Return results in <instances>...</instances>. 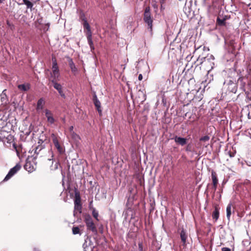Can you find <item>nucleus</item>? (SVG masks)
Here are the masks:
<instances>
[{"mask_svg": "<svg viewBox=\"0 0 251 251\" xmlns=\"http://www.w3.org/2000/svg\"><path fill=\"white\" fill-rule=\"evenodd\" d=\"M79 20L81 21V24L83 26L84 32L87 37L88 43L90 46L91 51H92L95 49L92 38V33L91 30L90 26L88 23L87 22L85 15L84 13L81 12L80 13Z\"/></svg>", "mask_w": 251, "mask_h": 251, "instance_id": "obj_1", "label": "nucleus"}, {"mask_svg": "<svg viewBox=\"0 0 251 251\" xmlns=\"http://www.w3.org/2000/svg\"><path fill=\"white\" fill-rule=\"evenodd\" d=\"M52 71L50 73V80L51 82H53L59 80V76L60 74L56 58L55 57H52Z\"/></svg>", "mask_w": 251, "mask_h": 251, "instance_id": "obj_2", "label": "nucleus"}, {"mask_svg": "<svg viewBox=\"0 0 251 251\" xmlns=\"http://www.w3.org/2000/svg\"><path fill=\"white\" fill-rule=\"evenodd\" d=\"M143 20L144 22L147 24L148 29H149L150 31L151 32L152 30L153 17L151 16L149 6L146 7L145 9Z\"/></svg>", "mask_w": 251, "mask_h": 251, "instance_id": "obj_3", "label": "nucleus"}, {"mask_svg": "<svg viewBox=\"0 0 251 251\" xmlns=\"http://www.w3.org/2000/svg\"><path fill=\"white\" fill-rule=\"evenodd\" d=\"M84 222L88 230H91L94 233H97V227L90 215H86L85 217Z\"/></svg>", "mask_w": 251, "mask_h": 251, "instance_id": "obj_4", "label": "nucleus"}, {"mask_svg": "<svg viewBox=\"0 0 251 251\" xmlns=\"http://www.w3.org/2000/svg\"><path fill=\"white\" fill-rule=\"evenodd\" d=\"M51 138L52 140V142L55 147L57 150V151L61 154L63 153L64 151V150L63 148L59 144L58 138L56 137V136L54 134H52Z\"/></svg>", "mask_w": 251, "mask_h": 251, "instance_id": "obj_5", "label": "nucleus"}, {"mask_svg": "<svg viewBox=\"0 0 251 251\" xmlns=\"http://www.w3.org/2000/svg\"><path fill=\"white\" fill-rule=\"evenodd\" d=\"M21 166L19 164H17L13 168L11 169L9 171L7 175L5 177L3 181H7L9 180L14 175H15L20 169Z\"/></svg>", "mask_w": 251, "mask_h": 251, "instance_id": "obj_6", "label": "nucleus"}, {"mask_svg": "<svg viewBox=\"0 0 251 251\" xmlns=\"http://www.w3.org/2000/svg\"><path fill=\"white\" fill-rule=\"evenodd\" d=\"M45 116L47 119V121L50 124H53L55 122V119L53 118V114L51 111L46 109L44 110Z\"/></svg>", "mask_w": 251, "mask_h": 251, "instance_id": "obj_7", "label": "nucleus"}, {"mask_svg": "<svg viewBox=\"0 0 251 251\" xmlns=\"http://www.w3.org/2000/svg\"><path fill=\"white\" fill-rule=\"evenodd\" d=\"M52 83H53V87L58 91L60 95L63 98H65V95L62 90L61 85L57 83V81L53 82Z\"/></svg>", "mask_w": 251, "mask_h": 251, "instance_id": "obj_8", "label": "nucleus"}, {"mask_svg": "<svg viewBox=\"0 0 251 251\" xmlns=\"http://www.w3.org/2000/svg\"><path fill=\"white\" fill-rule=\"evenodd\" d=\"M211 177H212V180L213 183V187L214 191H216L217 187V185L218 183V180L217 177V174L216 173L212 171L211 173Z\"/></svg>", "mask_w": 251, "mask_h": 251, "instance_id": "obj_9", "label": "nucleus"}, {"mask_svg": "<svg viewBox=\"0 0 251 251\" xmlns=\"http://www.w3.org/2000/svg\"><path fill=\"white\" fill-rule=\"evenodd\" d=\"M174 139L176 143L181 146H184L187 143V139L184 138L176 136Z\"/></svg>", "mask_w": 251, "mask_h": 251, "instance_id": "obj_10", "label": "nucleus"}, {"mask_svg": "<svg viewBox=\"0 0 251 251\" xmlns=\"http://www.w3.org/2000/svg\"><path fill=\"white\" fill-rule=\"evenodd\" d=\"M93 101L94 104L96 107L97 108V109L98 110L99 112L100 113L101 112L100 102L98 99L97 96L96 95L94 96Z\"/></svg>", "mask_w": 251, "mask_h": 251, "instance_id": "obj_11", "label": "nucleus"}, {"mask_svg": "<svg viewBox=\"0 0 251 251\" xmlns=\"http://www.w3.org/2000/svg\"><path fill=\"white\" fill-rule=\"evenodd\" d=\"M92 245V241L91 240V238L87 236L86 238L85 239V242L83 245V247L84 250L85 251L88 249L89 247H91Z\"/></svg>", "mask_w": 251, "mask_h": 251, "instance_id": "obj_12", "label": "nucleus"}, {"mask_svg": "<svg viewBox=\"0 0 251 251\" xmlns=\"http://www.w3.org/2000/svg\"><path fill=\"white\" fill-rule=\"evenodd\" d=\"M82 206L81 205H75L74 215L76 217H78L81 213Z\"/></svg>", "mask_w": 251, "mask_h": 251, "instance_id": "obj_13", "label": "nucleus"}, {"mask_svg": "<svg viewBox=\"0 0 251 251\" xmlns=\"http://www.w3.org/2000/svg\"><path fill=\"white\" fill-rule=\"evenodd\" d=\"M180 236L181 240L182 242L183 243V245H185L186 242V239L187 238V234L186 231L182 229L180 233Z\"/></svg>", "mask_w": 251, "mask_h": 251, "instance_id": "obj_14", "label": "nucleus"}, {"mask_svg": "<svg viewBox=\"0 0 251 251\" xmlns=\"http://www.w3.org/2000/svg\"><path fill=\"white\" fill-rule=\"evenodd\" d=\"M45 105V100L43 98H40L37 101L36 110L39 111L42 110Z\"/></svg>", "mask_w": 251, "mask_h": 251, "instance_id": "obj_15", "label": "nucleus"}, {"mask_svg": "<svg viewBox=\"0 0 251 251\" xmlns=\"http://www.w3.org/2000/svg\"><path fill=\"white\" fill-rule=\"evenodd\" d=\"M18 88L21 91H27L30 89V84L29 83L20 84L18 85Z\"/></svg>", "mask_w": 251, "mask_h": 251, "instance_id": "obj_16", "label": "nucleus"}, {"mask_svg": "<svg viewBox=\"0 0 251 251\" xmlns=\"http://www.w3.org/2000/svg\"><path fill=\"white\" fill-rule=\"evenodd\" d=\"M72 139L74 141V142L77 145L79 142V140L80 139L79 135L76 134L75 132H72L71 134H70Z\"/></svg>", "mask_w": 251, "mask_h": 251, "instance_id": "obj_17", "label": "nucleus"}, {"mask_svg": "<svg viewBox=\"0 0 251 251\" xmlns=\"http://www.w3.org/2000/svg\"><path fill=\"white\" fill-rule=\"evenodd\" d=\"M69 66L71 68L72 72L75 74L77 72V69L75 66L74 63L72 59H70L69 61Z\"/></svg>", "mask_w": 251, "mask_h": 251, "instance_id": "obj_18", "label": "nucleus"}, {"mask_svg": "<svg viewBox=\"0 0 251 251\" xmlns=\"http://www.w3.org/2000/svg\"><path fill=\"white\" fill-rule=\"evenodd\" d=\"M226 217L228 221L230 220V216L231 215V204L230 203H229L226 209Z\"/></svg>", "mask_w": 251, "mask_h": 251, "instance_id": "obj_19", "label": "nucleus"}, {"mask_svg": "<svg viewBox=\"0 0 251 251\" xmlns=\"http://www.w3.org/2000/svg\"><path fill=\"white\" fill-rule=\"evenodd\" d=\"M219 210L216 207L213 212L212 217L213 219H214L215 220V221H217L218 220V219L219 218Z\"/></svg>", "mask_w": 251, "mask_h": 251, "instance_id": "obj_20", "label": "nucleus"}, {"mask_svg": "<svg viewBox=\"0 0 251 251\" xmlns=\"http://www.w3.org/2000/svg\"><path fill=\"white\" fill-rule=\"evenodd\" d=\"M5 90H4L1 94V100L3 104H6L7 103V96L4 93Z\"/></svg>", "mask_w": 251, "mask_h": 251, "instance_id": "obj_21", "label": "nucleus"}, {"mask_svg": "<svg viewBox=\"0 0 251 251\" xmlns=\"http://www.w3.org/2000/svg\"><path fill=\"white\" fill-rule=\"evenodd\" d=\"M24 3L26 5L27 8H29L31 10L33 7V3L28 0H23Z\"/></svg>", "mask_w": 251, "mask_h": 251, "instance_id": "obj_22", "label": "nucleus"}, {"mask_svg": "<svg viewBox=\"0 0 251 251\" xmlns=\"http://www.w3.org/2000/svg\"><path fill=\"white\" fill-rule=\"evenodd\" d=\"M25 170H26L28 172H31L33 171V168L30 167V163L27 162L25 165Z\"/></svg>", "mask_w": 251, "mask_h": 251, "instance_id": "obj_23", "label": "nucleus"}, {"mask_svg": "<svg viewBox=\"0 0 251 251\" xmlns=\"http://www.w3.org/2000/svg\"><path fill=\"white\" fill-rule=\"evenodd\" d=\"M81 200L79 196H76L75 200V205H81Z\"/></svg>", "mask_w": 251, "mask_h": 251, "instance_id": "obj_24", "label": "nucleus"}, {"mask_svg": "<svg viewBox=\"0 0 251 251\" xmlns=\"http://www.w3.org/2000/svg\"><path fill=\"white\" fill-rule=\"evenodd\" d=\"M92 215L97 221H99V213L97 211H96L95 209H94L92 212Z\"/></svg>", "mask_w": 251, "mask_h": 251, "instance_id": "obj_25", "label": "nucleus"}, {"mask_svg": "<svg viewBox=\"0 0 251 251\" xmlns=\"http://www.w3.org/2000/svg\"><path fill=\"white\" fill-rule=\"evenodd\" d=\"M209 139L210 137L208 136L205 135L201 137L200 140L201 142H207L209 140Z\"/></svg>", "mask_w": 251, "mask_h": 251, "instance_id": "obj_26", "label": "nucleus"}, {"mask_svg": "<svg viewBox=\"0 0 251 251\" xmlns=\"http://www.w3.org/2000/svg\"><path fill=\"white\" fill-rule=\"evenodd\" d=\"M73 233L74 234H76L79 233V227L75 226L73 227L72 229Z\"/></svg>", "mask_w": 251, "mask_h": 251, "instance_id": "obj_27", "label": "nucleus"}, {"mask_svg": "<svg viewBox=\"0 0 251 251\" xmlns=\"http://www.w3.org/2000/svg\"><path fill=\"white\" fill-rule=\"evenodd\" d=\"M217 22L220 25H223L225 24V20L220 19V18L217 19Z\"/></svg>", "mask_w": 251, "mask_h": 251, "instance_id": "obj_28", "label": "nucleus"}, {"mask_svg": "<svg viewBox=\"0 0 251 251\" xmlns=\"http://www.w3.org/2000/svg\"><path fill=\"white\" fill-rule=\"evenodd\" d=\"M228 153L230 157H233L235 156V152H231L230 151L228 152Z\"/></svg>", "mask_w": 251, "mask_h": 251, "instance_id": "obj_29", "label": "nucleus"}, {"mask_svg": "<svg viewBox=\"0 0 251 251\" xmlns=\"http://www.w3.org/2000/svg\"><path fill=\"white\" fill-rule=\"evenodd\" d=\"M222 251H231V250L228 248L224 247L222 249Z\"/></svg>", "mask_w": 251, "mask_h": 251, "instance_id": "obj_30", "label": "nucleus"}, {"mask_svg": "<svg viewBox=\"0 0 251 251\" xmlns=\"http://www.w3.org/2000/svg\"><path fill=\"white\" fill-rule=\"evenodd\" d=\"M138 246H139V249L140 251H143L142 244L141 243H139L138 244Z\"/></svg>", "mask_w": 251, "mask_h": 251, "instance_id": "obj_31", "label": "nucleus"}, {"mask_svg": "<svg viewBox=\"0 0 251 251\" xmlns=\"http://www.w3.org/2000/svg\"><path fill=\"white\" fill-rule=\"evenodd\" d=\"M73 129H74V127L73 126H71L70 127H69V131L70 132V134L72 133V132H74L73 131Z\"/></svg>", "mask_w": 251, "mask_h": 251, "instance_id": "obj_32", "label": "nucleus"}, {"mask_svg": "<svg viewBox=\"0 0 251 251\" xmlns=\"http://www.w3.org/2000/svg\"><path fill=\"white\" fill-rule=\"evenodd\" d=\"M143 79V76H142V75L141 74H140L138 76V79L139 80H141L142 79Z\"/></svg>", "mask_w": 251, "mask_h": 251, "instance_id": "obj_33", "label": "nucleus"}, {"mask_svg": "<svg viewBox=\"0 0 251 251\" xmlns=\"http://www.w3.org/2000/svg\"><path fill=\"white\" fill-rule=\"evenodd\" d=\"M248 117H249V118H250V119L251 118V112L249 113Z\"/></svg>", "mask_w": 251, "mask_h": 251, "instance_id": "obj_34", "label": "nucleus"}, {"mask_svg": "<svg viewBox=\"0 0 251 251\" xmlns=\"http://www.w3.org/2000/svg\"><path fill=\"white\" fill-rule=\"evenodd\" d=\"M164 0H160V3L161 4H162L164 2Z\"/></svg>", "mask_w": 251, "mask_h": 251, "instance_id": "obj_35", "label": "nucleus"}, {"mask_svg": "<svg viewBox=\"0 0 251 251\" xmlns=\"http://www.w3.org/2000/svg\"><path fill=\"white\" fill-rule=\"evenodd\" d=\"M210 57H211L212 59H214V56H213L212 55H210Z\"/></svg>", "mask_w": 251, "mask_h": 251, "instance_id": "obj_36", "label": "nucleus"}, {"mask_svg": "<svg viewBox=\"0 0 251 251\" xmlns=\"http://www.w3.org/2000/svg\"><path fill=\"white\" fill-rule=\"evenodd\" d=\"M34 251H39L36 249H34Z\"/></svg>", "mask_w": 251, "mask_h": 251, "instance_id": "obj_37", "label": "nucleus"}, {"mask_svg": "<svg viewBox=\"0 0 251 251\" xmlns=\"http://www.w3.org/2000/svg\"><path fill=\"white\" fill-rule=\"evenodd\" d=\"M1 2H2V0H0V3H1Z\"/></svg>", "mask_w": 251, "mask_h": 251, "instance_id": "obj_38", "label": "nucleus"}]
</instances>
